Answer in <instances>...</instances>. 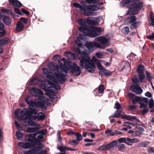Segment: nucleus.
Returning <instances> with one entry per match:
<instances>
[{
  "label": "nucleus",
  "mask_w": 154,
  "mask_h": 154,
  "mask_svg": "<svg viewBox=\"0 0 154 154\" xmlns=\"http://www.w3.org/2000/svg\"><path fill=\"white\" fill-rule=\"evenodd\" d=\"M86 11L88 12L97 11L100 9V8L97 5H87Z\"/></svg>",
  "instance_id": "nucleus-18"
},
{
  "label": "nucleus",
  "mask_w": 154,
  "mask_h": 154,
  "mask_svg": "<svg viewBox=\"0 0 154 154\" xmlns=\"http://www.w3.org/2000/svg\"><path fill=\"white\" fill-rule=\"evenodd\" d=\"M28 109L29 110L26 108H23V110L19 109H17L15 110L14 114L16 118L17 119L20 118V116L18 115L19 113L20 114L21 117L22 118L25 116L26 118L25 119H30L32 114L37 115L38 114L37 111L35 108L29 107Z\"/></svg>",
  "instance_id": "nucleus-2"
},
{
  "label": "nucleus",
  "mask_w": 154,
  "mask_h": 154,
  "mask_svg": "<svg viewBox=\"0 0 154 154\" xmlns=\"http://www.w3.org/2000/svg\"><path fill=\"white\" fill-rule=\"evenodd\" d=\"M58 149L60 151L63 152V153H65L66 150H67V147L65 146H59Z\"/></svg>",
  "instance_id": "nucleus-48"
},
{
  "label": "nucleus",
  "mask_w": 154,
  "mask_h": 154,
  "mask_svg": "<svg viewBox=\"0 0 154 154\" xmlns=\"http://www.w3.org/2000/svg\"><path fill=\"white\" fill-rule=\"evenodd\" d=\"M92 61H93V62L96 63V64L97 66V65L98 64L99 65L101 64L100 62V60H97L96 58L94 57H93L92 58Z\"/></svg>",
  "instance_id": "nucleus-55"
},
{
  "label": "nucleus",
  "mask_w": 154,
  "mask_h": 154,
  "mask_svg": "<svg viewBox=\"0 0 154 154\" xmlns=\"http://www.w3.org/2000/svg\"><path fill=\"white\" fill-rule=\"evenodd\" d=\"M94 40L99 42L101 44L99 43L100 48H98L104 49L108 43V39L103 36H99L95 38Z\"/></svg>",
  "instance_id": "nucleus-10"
},
{
  "label": "nucleus",
  "mask_w": 154,
  "mask_h": 154,
  "mask_svg": "<svg viewBox=\"0 0 154 154\" xmlns=\"http://www.w3.org/2000/svg\"><path fill=\"white\" fill-rule=\"evenodd\" d=\"M43 72L44 74H49L50 73L51 71L48 68H45L42 69Z\"/></svg>",
  "instance_id": "nucleus-61"
},
{
  "label": "nucleus",
  "mask_w": 154,
  "mask_h": 154,
  "mask_svg": "<svg viewBox=\"0 0 154 154\" xmlns=\"http://www.w3.org/2000/svg\"><path fill=\"white\" fill-rule=\"evenodd\" d=\"M132 81L134 84L130 86V90L137 94H141L143 90L140 86V83L139 79L137 77H134L132 78Z\"/></svg>",
  "instance_id": "nucleus-4"
},
{
  "label": "nucleus",
  "mask_w": 154,
  "mask_h": 154,
  "mask_svg": "<svg viewBox=\"0 0 154 154\" xmlns=\"http://www.w3.org/2000/svg\"><path fill=\"white\" fill-rule=\"evenodd\" d=\"M137 2H140V0H122L121 4L123 7H124L130 3Z\"/></svg>",
  "instance_id": "nucleus-25"
},
{
  "label": "nucleus",
  "mask_w": 154,
  "mask_h": 154,
  "mask_svg": "<svg viewBox=\"0 0 154 154\" xmlns=\"http://www.w3.org/2000/svg\"><path fill=\"white\" fill-rule=\"evenodd\" d=\"M120 117L122 119H125L129 121H132L134 119H136V116H128L125 114L124 115L122 114L121 115V116Z\"/></svg>",
  "instance_id": "nucleus-26"
},
{
  "label": "nucleus",
  "mask_w": 154,
  "mask_h": 154,
  "mask_svg": "<svg viewBox=\"0 0 154 154\" xmlns=\"http://www.w3.org/2000/svg\"><path fill=\"white\" fill-rule=\"evenodd\" d=\"M60 67L59 65L57 64L55 65L54 63L52 62H50L48 64V67L49 69L51 70L54 71H56L58 72H61L63 70L66 73L67 72V71L63 68V66L62 64L60 65Z\"/></svg>",
  "instance_id": "nucleus-9"
},
{
  "label": "nucleus",
  "mask_w": 154,
  "mask_h": 154,
  "mask_svg": "<svg viewBox=\"0 0 154 154\" xmlns=\"http://www.w3.org/2000/svg\"><path fill=\"white\" fill-rule=\"evenodd\" d=\"M87 3L91 4H96L98 2V0H85Z\"/></svg>",
  "instance_id": "nucleus-53"
},
{
  "label": "nucleus",
  "mask_w": 154,
  "mask_h": 154,
  "mask_svg": "<svg viewBox=\"0 0 154 154\" xmlns=\"http://www.w3.org/2000/svg\"><path fill=\"white\" fill-rule=\"evenodd\" d=\"M73 5L75 7L79 8L81 11H83V14L85 16L87 17L93 15L92 12H88V11H86V8L87 7V5L84 4L82 5L77 2L74 3Z\"/></svg>",
  "instance_id": "nucleus-8"
},
{
  "label": "nucleus",
  "mask_w": 154,
  "mask_h": 154,
  "mask_svg": "<svg viewBox=\"0 0 154 154\" xmlns=\"http://www.w3.org/2000/svg\"><path fill=\"white\" fill-rule=\"evenodd\" d=\"M97 68L99 70L101 71L100 73L101 74L104 75L105 76H110L111 75V72L106 69L101 64H98Z\"/></svg>",
  "instance_id": "nucleus-13"
},
{
  "label": "nucleus",
  "mask_w": 154,
  "mask_h": 154,
  "mask_svg": "<svg viewBox=\"0 0 154 154\" xmlns=\"http://www.w3.org/2000/svg\"><path fill=\"white\" fill-rule=\"evenodd\" d=\"M136 20V16L134 15L128 17L125 20V23L126 24L128 25L132 23L135 22Z\"/></svg>",
  "instance_id": "nucleus-19"
},
{
  "label": "nucleus",
  "mask_w": 154,
  "mask_h": 154,
  "mask_svg": "<svg viewBox=\"0 0 154 154\" xmlns=\"http://www.w3.org/2000/svg\"><path fill=\"white\" fill-rule=\"evenodd\" d=\"M105 88L103 85H100L99 87L94 90V92H96V94L103 93Z\"/></svg>",
  "instance_id": "nucleus-23"
},
{
  "label": "nucleus",
  "mask_w": 154,
  "mask_h": 154,
  "mask_svg": "<svg viewBox=\"0 0 154 154\" xmlns=\"http://www.w3.org/2000/svg\"><path fill=\"white\" fill-rule=\"evenodd\" d=\"M93 17H88L86 19V23L88 25H94L95 26H98V23L96 20H91Z\"/></svg>",
  "instance_id": "nucleus-20"
},
{
  "label": "nucleus",
  "mask_w": 154,
  "mask_h": 154,
  "mask_svg": "<svg viewBox=\"0 0 154 154\" xmlns=\"http://www.w3.org/2000/svg\"><path fill=\"white\" fill-rule=\"evenodd\" d=\"M76 140H70L69 141V143L72 146H76L79 143Z\"/></svg>",
  "instance_id": "nucleus-45"
},
{
  "label": "nucleus",
  "mask_w": 154,
  "mask_h": 154,
  "mask_svg": "<svg viewBox=\"0 0 154 154\" xmlns=\"http://www.w3.org/2000/svg\"><path fill=\"white\" fill-rule=\"evenodd\" d=\"M146 77L149 82H151L152 80L153 76L151 75L150 73L147 70L146 71Z\"/></svg>",
  "instance_id": "nucleus-37"
},
{
  "label": "nucleus",
  "mask_w": 154,
  "mask_h": 154,
  "mask_svg": "<svg viewBox=\"0 0 154 154\" xmlns=\"http://www.w3.org/2000/svg\"><path fill=\"white\" fill-rule=\"evenodd\" d=\"M82 67L85 68L87 71L89 72L93 73L94 72V70L93 69V68L91 67L90 65L87 64Z\"/></svg>",
  "instance_id": "nucleus-31"
},
{
  "label": "nucleus",
  "mask_w": 154,
  "mask_h": 154,
  "mask_svg": "<svg viewBox=\"0 0 154 154\" xmlns=\"http://www.w3.org/2000/svg\"><path fill=\"white\" fill-rule=\"evenodd\" d=\"M145 70L144 66L142 65H140L137 67L136 71L138 73V76L140 83L144 82V79L145 77V75L144 73Z\"/></svg>",
  "instance_id": "nucleus-7"
},
{
  "label": "nucleus",
  "mask_w": 154,
  "mask_h": 154,
  "mask_svg": "<svg viewBox=\"0 0 154 154\" xmlns=\"http://www.w3.org/2000/svg\"><path fill=\"white\" fill-rule=\"evenodd\" d=\"M8 2L11 5L18 8H20L22 6V4L18 0H8Z\"/></svg>",
  "instance_id": "nucleus-21"
},
{
  "label": "nucleus",
  "mask_w": 154,
  "mask_h": 154,
  "mask_svg": "<svg viewBox=\"0 0 154 154\" xmlns=\"http://www.w3.org/2000/svg\"><path fill=\"white\" fill-rule=\"evenodd\" d=\"M30 84L32 85H35L38 83L37 79L33 78L30 81Z\"/></svg>",
  "instance_id": "nucleus-50"
},
{
  "label": "nucleus",
  "mask_w": 154,
  "mask_h": 154,
  "mask_svg": "<svg viewBox=\"0 0 154 154\" xmlns=\"http://www.w3.org/2000/svg\"><path fill=\"white\" fill-rule=\"evenodd\" d=\"M132 100L133 103L134 104H135L137 102L139 103V102H140V101L142 100V99L140 97L137 96L136 97V98L135 99H133Z\"/></svg>",
  "instance_id": "nucleus-39"
},
{
  "label": "nucleus",
  "mask_w": 154,
  "mask_h": 154,
  "mask_svg": "<svg viewBox=\"0 0 154 154\" xmlns=\"http://www.w3.org/2000/svg\"><path fill=\"white\" fill-rule=\"evenodd\" d=\"M1 12L2 13H6L7 14H10L11 15L12 14V12L10 10H7L4 9H2L1 10Z\"/></svg>",
  "instance_id": "nucleus-56"
},
{
  "label": "nucleus",
  "mask_w": 154,
  "mask_h": 154,
  "mask_svg": "<svg viewBox=\"0 0 154 154\" xmlns=\"http://www.w3.org/2000/svg\"><path fill=\"white\" fill-rule=\"evenodd\" d=\"M69 70L70 72L75 76L79 75L81 73L80 67L75 63L69 66Z\"/></svg>",
  "instance_id": "nucleus-6"
},
{
  "label": "nucleus",
  "mask_w": 154,
  "mask_h": 154,
  "mask_svg": "<svg viewBox=\"0 0 154 154\" xmlns=\"http://www.w3.org/2000/svg\"><path fill=\"white\" fill-rule=\"evenodd\" d=\"M110 133V135L111 136H118L120 134H122V132L119 131L117 130H115L113 131L112 132V130L109 129H108L105 131V133L107 134Z\"/></svg>",
  "instance_id": "nucleus-17"
},
{
  "label": "nucleus",
  "mask_w": 154,
  "mask_h": 154,
  "mask_svg": "<svg viewBox=\"0 0 154 154\" xmlns=\"http://www.w3.org/2000/svg\"><path fill=\"white\" fill-rule=\"evenodd\" d=\"M49 88H52L54 89V90L57 91V90H60L61 87L59 85L54 83L51 87H50Z\"/></svg>",
  "instance_id": "nucleus-38"
},
{
  "label": "nucleus",
  "mask_w": 154,
  "mask_h": 154,
  "mask_svg": "<svg viewBox=\"0 0 154 154\" xmlns=\"http://www.w3.org/2000/svg\"><path fill=\"white\" fill-rule=\"evenodd\" d=\"M109 149L108 144L106 145L104 144L100 146L99 148V150H108Z\"/></svg>",
  "instance_id": "nucleus-41"
},
{
  "label": "nucleus",
  "mask_w": 154,
  "mask_h": 154,
  "mask_svg": "<svg viewBox=\"0 0 154 154\" xmlns=\"http://www.w3.org/2000/svg\"><path fill=\"white\" fill-rule=\"evenodd\" d=\"M127 139L125 137H121L118 139L117 141L119 143H125L127 140Z\"/></svg>",
  "instance_id": "nucleus-57"
},
{
  "label": "nucleus",
  "mask_w": 154,
  "mask_h": 154,
  "mask_svg": "<svg viewBox=\"0 0 154 154\" xmlns=\"http://www.w3.org/2000/svg\"><path fill=\"white\" fill-rule=\"evenodd\" d=\"M30 149L32 153L35 154L41 149V147L39 146H36L35 145H34V147L30 148Z\"/></svg>",
  "instance_id": "nucleus-28"
},
{
  "label": "nucleus",
  "mask_w": 154,
  "mask_h": 154,
  "mask_svg": "<svg viewBox=\"0 0 154 154\" xmlns=\"http://www.w3.org/2000/svg\"><path fill=\"white\" fill-rule=\"evenodd\" d=\"M118 143L117 140H114L111 142L110 143L108 144L109 149L116 146Z\"/></svg>",
  "instance_id": "nucleus-36"
},
{
  "label": "nucleus",
  "mask_w": 154,
  "mask_h": 154,
  "mask_svg": "<svg viewBox=\"0 0 154 154\" xmlns=\"http://www.w3.org/2000/svg\"><path fill=\"white\" fill-rule=\"evenodd\" d=\"M139 103L140 105V108H146L147 107V105L145 104L143 102H142V100L140 101V102H139Z\"/></svg>",
  "instance_id": "nucleus-62"
},
{
  "label": "nucleus",
  "mask_w": 154,
  "mask_h": 154,
  "mask_svg": "<svg viewBox=\"0 0 154 154\" xmlns=\"http://www.w3.org/2000/svg\"><path fill=\"white\" fill-rule=\"evenodd\" d=\"M122 110L120 109L117 110L114 113L113 116H112L113 118H119L120 117L119 116L122 115Z\"/></svg>",
  "instance_id": "nucleus-35"
},
{
  "label": "nucleus",
  "mask_w": 154,
  "mask_h": 154,
  "mask_svg": "<svg viewBox=\"0 0 154 154\" xmlns=\"http://www.w3.org/2000/svg\"><path fill=\"white\" fill-rule=\"evenodd\" d=\"M3 21L4 23L6 25H9L11 23V19L10 17L7 16L4 17Z\"/></svg>",
  "instance_id": "nucleus-30"
},
{
  "label": "nucleus",
  "mask_w": 154,
  "mask_h": 154,
  "mask_svg": "<svg viewBox=\"0 0 154 154\" xmlns=\"http://www.w3.org/2000/svg\"><path fill=\"white\" fill-rule=\"evenodd\" d=\"M14 124L18 130L21 131L22 129V127L20 124L17 121H14Z\"/></svg>",
  "instance_id": "nucleus-54"
},
{
  "label": "nucleus",
  "mask_w": 154,
  "mask_h": 154,
  "mask_svg": "<svg viewBox=\"0 0 154 154\" xmlns=\"http://www.w3.org/2000/svg\"><path fill=\"white\" fill-rule=\"evenodd\" d=\"M78 53L81 55L79 58L80 60V66L83 67L88 64V63L90 61V58L89 54L85 51H81L79 49H78Z\"/></svg>",
  "instance_id": "nucleus-5"
},
{
  "label": "nucleus",
  "mask_w": 154,
  "mask_h": 154,
  "mask_svg": "<svg viewBox=\"0 0 154 154\" xmlns=\"http://www.w3.org/2000/svg\"><path fill=\"white\" fill-rule=\"evenodd\" d=\"M76 137V140L79 143V141L82 139V137L81 134L79 133H76L75 135Z\"/></svg>",
  "instance_id": "nucleus-42"
},
{
  "label": "nucleus",
  "mask_w": 154,
  "mask_h": 154,
  "mask_svg": "<svg viewBox=\"0 0 154 154\" xmlns=\"http://www.w3.org/2000/svg\"><path fill=\"white\" fill-rule=\"evenodd\" d=\"M149 18L151 20V25L154 27V15L153 12H150Z\"/></svg>",
  "instance_id": "nucleus-43"
},
{
  "label": "nucleus",
  "mask_w": 154,
  "mask_h": 154,
  "mask_svg": "<svg viewBox=\"0 0 154 154\" xmlns=\"http://www.w3.org/2000/svg\"><path fill=\"white\" fill-rule=\"evenodd\" d=\"M27 123L30 126L40 127V125L39 124L36 123L35 122L33 121L31 119H29Z\"/></svg>",
  "instance_id": "nucleus-34"
},
{
  "label": "nucleus",
  "mask_w": 154,
  "mask_h": 154,
  "mask_svg": "<svg viewBox=\"0 0 154 154\" xmlns=\"http://www.w3.org/2000/svg\"><path fill=\"white\" fill-rule=\"evenodd\" d=\"M18 145L25 149H28L34 147V145L29 142H20L18 143Z\"/></svg>",
  "instance_id": "nucleus-15"
},
{
  "label": "nucleus",
  "mask_w": 154,
  "mask_h": 154,
  "mask_svg": "<svg viewBox=\"0 0 154 154\" xmlns=\"http://www.w3.org/2000/svg\"><path fill=\"white\" fill-rule=\"evenodd\" d=\"M47 78L51 81H53L54 82H56V80L55 77V75L53 76L50 74H48L47 75Z\"/></svg>",
  "instance_id": "nucleus-46"
},
{
  "label": "nucleus",
  "mask_w": 154,
  "mask_h": 154,
  "mask_svg": "<svg viewBox=\"0 0 154 154\" xmlns=\"http://www.w3.org/2000/svg\"><path fill=\"white\" fill-rule=\"evenodd\" d=\"M48 82L44 81L42 82V84L43 86L44 87V88L43 89L45 88V89H47V88H49L50 87H49L48 85Z\"/></svg>",
  "instance_id": "nucleus-63"
},
{
  "label": "nucleus",
  "mask_w": 154,
  "mask_h": 154,
  "mask_svg": "<svg viewBox=\"0 0 154 154\" xmlns=\"http://www.w3.org/2000/svg\"><path fill=\"white\" fill-rule=\"evenodd\" d=\"M65 75L63 73H57L55 75V77L57 80L59 82L60 84H63L65 81Z\"/></svg>",
  "instance_id": "nucleus-14"
},
{
  "label": "nucleus",
  "mask_w": 154,
  "mask_h": 154,
  "mask_svg": "<svg viewBox=\"0 0 154 154\" xmlns=\"http://www.w3.org/2000/svg\"><path fill=\"white\" fill-rule=\"evenodd\" d=\"M147 151L149 153H154V147H149L147 149Z\"/></svg>",
  "instance_id": "nucleus-64"
},
{
  "label": "nucleus",
  "mask_w": 154,
  "mask_h": 154,
  "mask_svg": "<svg viewBox=\"0 0 154 154\" xmlns=\"http://www.w3.org/2000/svg\"><path fill=\"white\" fill-rule=\"evenodd\" d=\"M29 93L30 95L35 97H38V94L42 95L44 94L43 92L41 90L36 88H33L31 89L29 91Z\"/></svg>",
  "instance_id": "nucleus-12"
},
{
  "label": "nucleus",
  "mask_w": 154,
  "mask_h": 154,
  "mask_svg": "<svg viewBox=\"0 0 154 154\" xmlns=\"http://www.w3.org/2000/svg\"><path fill=\"white\" fill-rule=\"evenodd\" d=\"M37 107H38L42 109H46L47 107L45 106V104L43 101H37Z\"/></svg>",
  "instance_id": "nucleus-29"
},
{
  "label": "nucleus",
  "mask_w": 154,
  "mask_h": 154,
  "mask_svg": "<svg viewBox=\"0 0 154 154\" xmlns=\"http://www.w3.org/2000/svg\"><path fill=\"white\" fill-rule=\"evenodd\" d=\"M36 135L37 134L36 133L30 134H27V136L29 138H31L33 139H36L35 138V137Z\"/></svg>",
  "instance_id": "nucleus-59"
},
{
  "label": "nucleus",
  "mask_w": 154,
  "mask_h": 154,
  "mask_svg": "<svg viewBox=\"0 0 154 154\" xmlns=\"http://www.w3.org/2000/svg\"><path fill=\"white\" fill-rule=\"evenodd\" d=\"M143 2H134L130 4L128 6L129 10L126 14H130L132 15L137 14L142 8Z\"/></svg>",
  "instance_id": "nucleus-3"
},
{
  "label": "nucleus",
  "mask_w": 154,
  "mask_h": 154,
  "mask_svg": "<svg viewBox=\"0 0 154 154\" xmlns=\"http://www.w3.org/2000/svg\"><path fill=\"white\" fill-rule=\"evenodd\" d=\"M128 141L131 143H137L140 141L137 138L131 139L128 137L127 138Z\"/></svg>",
  "instance_id": "nucleus-47"
},
{
  "label": "nucleus",
  "mask_w": 154,
  "mask_h": 154,
  "mask_svg": "<svg viewBox=\"0 0 154 154\" xmlns=\"http://www.w3.org/2000/svg\"><path fill=\"white\" fill-rule=\"evenodd\" d=\"M24 24L20 21H18L16 24V30L18 32H20L23 30L24 28Z\"/></svg>",
  "instance_id": "nucleus-24"
},
{
  "label": "nucleus",
  "mask_w": 154,
  "mask_h": 154,
  "mask_svg": "<svg viewBox=\"0 0 154 154\" xmlns=\"http://www.w3.org/2000/svg\"><path fill=\"white\" fill-rule=\"evenodd\" d=\"M96 63L93 62V61L90 59V61L89 63H88L87 64L88 65H90V66L93 68H96V66L95 65Z\"/></svg>",
  "instance_id": "nucleus-58"
},
{
  "label": "nucleus",
  "mask_w": 154,
  "mask_h": 154,
  "mask_svg": "<svg viewBox=\"0 0 154 154\" xmlns=\"http://www.w3.org/2000/svg\"><path fill=\"white\" fill-rule=\"evenodd\" d=\"M99 43L94 41V42H88L86 43V48L89 51H94V47H96L98 48L100 47Z\"/></svg>",
  "instance_id": "nucleus-11"
},
{
  "label": "nucleus",
  "mask_w": 154,
  "mask_h": 154,
  "mask_svg": "<svg viewBox=\"0 0 154 154\" xmlns=\"http://www.w3.org/2000/svg\"><path fill=\"white\" fill-rule=\"evenodd\" d=\"M38 120L39 121L43 120L45 119V115L42 112H39L37 114Z\"/></svg>",
  "instance_id": "nucleus-33"
},
{
  "label": "nucleus",
  "mask_w": 154,
  "mask_h": 154,
  "mask_svg": "<svg viewBox=\"0 0 154 154\" xmlns=\"http://www.w3.org/2000/svg\"><path fill=\"white\" fill-rule=\"evenodd\" d=\"M8 43V40L2 38L0 40V46H3Z\"/></svg>",
  "instance_id": "nucleus-40"
},
{
  "label": "nucleus",
  "mask_w": 154,
  "mask_h": 154,
  "mask_svg": "<svg viewBox=\"0 0 154 154\" xmlns=\"http://www.w3.org/2000/svg\"><path fill=\"white\" fill-rule=\"evenodd\" d=\"M78 23L81 26H86V21L82 19H80L78 20Z\"/></svg>",
  "instance_id": "nucleus-44"
},
{
  "label": "nucleus",
  "mask_w": 154,
  "mask_h": 154,
  "mask_svg": "<svg viewBox=\"0 0 154 154\" xmlns=\"http://www.w3.org/2000/svg\"><path fill=\"white\" fill-rule=\"evenodd\" d=\"M117 147L118 149L120 151H122L124 149L126 148L125 145L124 144H119L118 146Z\"/></svg>",
  "instance_id": "nucleus-52"
},
{
  "label": "nucleus",
  "mask_w": 154,
  "mask_h": 154,
  "mask_svg": "<svg viewBox=\"0 0 154 154\" xmlns=\"http://www.w3.org/2000/svg\"><path fill=\"white\" fill-rule=\"evenodd\" d=\"M26 103L30 106L32 107H37V101H34L32 100L31 99L29 101H26Z\"/></svg>",
  "instance_id": "nucleus-32"
},
{
  "label": "nucleus",
  "mask_w": 154,
  "mask_h": 154,
  "mask_svg": "<svg viewBox=\"0 0 154 154\" xmlns=\"http://www.w3.org/2000/svg\"><path fill=\"white\" fill-rule=\"evenodd\" d=\"M39 128L38 127H34L28 128L26 130V131L28 133H33L36 132L39 130Z\"/></svg>",
  "instance_id": "nucleus-27"
},
{
  "label": "nucleus",
  "mask_w": 154,
  "mask_h": 154,
  "mask_svg": "<svg viewBox=\"0 0 154 154\" xmlns=\"http://www.w3.org/2000/svg\"><path fill=\"white\" fill-rule=\"evenodd\" d=\"M6 33V31L5 29V25L0 21V38L5 36Z\"/></svg>",
  "instance_id": "nucleus-22"
},
{
  "label": "nucleus",
  "mask_w": 154,
  "mask_h": 154,
  "mask_svg": "<svg viewBox=\"0 0 154 154\" xmlns=\"http://www.w3.org/2000/svg\"><path fill=\"white\" fill-rule=\"evenodd\" d=\"M16 136L18 139L23 138V134L20 131H17L16 134Z\"/></svg>",
  "instance_id": "nucleus-51"
},
{
  "label": "nucleus",
  "mask_w": 154,
  "mask_h": 154,
  "mask_svg": "<svg viewBox=\"0 0 154 154\" xmlns=\"http://www.w3.org/2000/svg\"><path fill=\"white\" fill-rule=\"evenodd\" d=\"M128 95L129 98L131 100L134 99V98H136V95L133 93H129L128 94Z\"/></svg>",
  "instance_id": "nucleus-60"
},
{
  "label": "nucleus",
  "mask_w": 154,
  "mask_h": 154,
  "mask_svg": "<svg viewBox=\"0 0 154 154\" xmlns=\"http://www.w3.org/2000/svg\"><path fill=\"white\" fill-rule=\"evenodd\" d=\"M78 30L80 32L85 33L86 31V35L90 37H95L101 34L102 29L100 27L94 26L85 27V26H81L78 27Z\"/></svg>",
  "instance_id": "nucleus-1"
},
{
  "label": "nucleus",
  "mask_w": 154,
  "mask_h": 154,
  "mask_svg": "<svg viewBox=\"0 0 154 154\" xmlns=\"http://www.w3.org/2000/svg\"><path fill=\"white\" fill-rule=\"evenodd\" d=\"M149 106L150 108H152L154 106V101L152 98L149 99L148 102Z\"/></svg>",
  "instance_id": "nucleus-49"
},
{
  "label": "nucleus",
  "mask_w": 154,
  "mask_h": 154,
  "mask_svg": "<svg viewBox=\"0 0 154 154\" xmlns=\"http://www.w3.org/2000/svg\"><path fill=\"white\" fill-rule=\"evenodd\" d=\"M44 90L46 91L45 94L48 96L49 97L51 98H54V95L51 94V93L56 94L57 93V92L56 91L54 90V89L52 88H49L48 89H47L44 88Z\"/></svg>",
  "instance_id": "nucleus-16"
}]
</instances>
